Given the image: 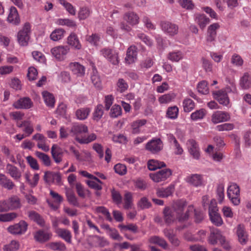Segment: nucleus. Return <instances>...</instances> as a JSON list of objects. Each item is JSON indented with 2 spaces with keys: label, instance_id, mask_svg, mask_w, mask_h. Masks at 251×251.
Wrapping results in <instances>:
<instances>
[{
  "label": "nucleus",
  "instance_id": "f257e3e1",
  "mask_svg": "<svg viewBox=\"0 0 251 251\" xmlns=\"http://www.w3.org/2000/svg\"><path fill=\"white\" fill-rule=\"evenodd\" d=\"M186 203L184 201H178L173 206V211L176 215V219L179 221H184L189 217L188 210L184 211Z\"/></svg>",
  "mask_w": 251,
  "mask_h": 251
},
{
  "label": "nucleus",
  "instance_id": "f03ea898",
  "mask_svg": "<svg viewBox=\"0 0 251 251\" xmlns=\"http://www.w3.org/2000/svg\"><path fill=\"white\" fill-rule=\"evenodd\" d=\"M227 195L233 205H238L240 203V188L237 184L233 183L228 186Z\"/></svg>",
  "mask_w": 251,
  "mask_h": 251
},
{
  "label": "nucleus",
  "instance_id": "7ed1b4c3",
  "mask_svg": "<svg viewBox=\"0 0 251 251\" xmlns=\"http://www.w3.org/2000/svg\"><path fill=\"white\" fill-rule=\"evenodd\" d=\"M30 26L29 24L25 23L22 29L20 30L17 35V40L22 46L27 45L29 39Z\"/></svg>",
  "mask_w": 251,
  "mask_h": 251
},
{
  "label": "nucleus",
  "instance_id": "20e7f679",
  "mask_svg": "<svg viewBox=\"0 0 251 251\" xmlns=\"http://www.w3.org/2000/svg\"><path fill=\"white\" fill-rule=\"evenodd\" d=\"M160 26L163 32L170 36H174L178 33V26L168 21L161 22Z\"/></svg>",
  "mask_w": 251,
  "mask_h": 251
},
{
  "label": "nucleus",
  "instance_id": "39448f33",
  "mask_svg": "<svg viewBox=\"0 0 251 251\" xmlns=\"http://www.w3.org/2000/svg\"><path fill=\"white\" fill-rule=\"evenodd\" d=\"M163 148V144L160 138H154L146 145V149L152 153H157Z\"/></svg>",
  "mask_w": 251,
  "mask_h": 251
},
{
  "label": "nucleus",
  "instance_id": "423d86ee",
  "mask_svg": "<svg viewBox=\"0 0 251 251\" xmlns=\"http://www.w3.org/2000/svg\"><path fill=\"white\" fill-rule=\"evenodd\" d=\"M101 55L106 58L110 63L114 65H118L119 59L118 53L111 49L105 48L100 51Z\"/></svg>",
  "mask_w": 251,
  "mask_h": 251
},
{
  "label": "nucleus",
  "instance_id": "0eeeda50",
  "mask_svg": "<svg viewBox=\"0 0 251 251\" xmlns=\"http://www.w3.org/2000/svg\"><path fill=\"white\" fill-rule=\"evenodd\" d=\"M70 51V48L68 46H59L51 50L52 55L59 61L63 60L65 56Z\"/></svg>",
  "mask_w": 251,
  "mask_h": 251
},
{
  "label": "nucleus",
  "instance_id": "6e6552de",
  "mask_svg": "<svg viewBox=\"0 0 251 251\" xmlns=\"http://www.w3.org/2000/svg\"><path fill=\"white\" fill-rule=\"evenodd\" d=\"M172 174L171 170L165 169L155 173L151 174L150 177L154 182H160L166 180L172 175Z\"/></svg>",
  "mask_w": 251,
  "mask_h": 251
},
{
  "label": "nucleus",
  "instance_id": "1a4fd4ad",
  "mask_svg": "<svg viewBox=\"0 0 251 251\" xmlns=\"http://www.w3.org/2000/svg\"><path fill=\"white\" fill-rule=\"evenodd\" d=\"M187 147L188 152L195 159L198 160L200 157V149L198 143L194 139H191L187 141Z\"/></svg>",
  "mask_w": 251,
  "mask_h": 251
},
{
  "label": "nucleus",
  "instance_id": "9d476101",
  "mask_svg": "<svg viewBox=\"0 0 251 251\" xmlns=\"http://www.w3.org/2000/svg\"><path fill=\"white\" fill-rule=\"evenodd\" d=\"M27 228V224L24 221H21L19 223L9 226L8 232L14 235H20L25 233Z\"/></svg>",
  "mask_w": 251,
  "mask_h": 251
},
{
  "label": "nucleus",
  "instance_id": "9b49d317",
  "mask_svg": "<svg viewBox=\"0 0 251 251\" xmlns=\"http://www.w3.org/2000/svg\"><path fill=\"white\" fill-rule=\"evenodd\" d=\"M235 229L238 242L242 245H246L248 241L249 238L245 226L243 224H239L237 226Z\"/></svg>",
  "mask_w": 251,
  "mask_h": 251
},
{
  "label": "nucleus",
  "instance_id": "f8f14e48",
  "mask_svg": "<svg viewBox=\"0 0 251 251\" xmlns=\"http://www.w3.org/2000/svg\"><path fill=\"white\" fill-rule=\"evenodd\" d=\"M32 139L37 142V147L44 151H48L49 146L46 144L47 138L42 134L37 133L32 137Z\"/></svg>",
  "mask_w": 251,
  "mask_h": 251
},
{
  "label": "nucleus",
  "instance_id": "ddd939ff",
  "mask_svg": "<svg viewBox=\"0 0 251 251\" xmlns=\"http://www.w3.org/2000/svg\"><path fill=\"white\" fill-rule=\"evenodd\" d=\"M230 118V114L225 111H217L212 115L211 120L214 124L226 122Z\"/></svg>",
  "mask_w": 251,
  "mask_h": 251
},
{
  "label": "nucleus",
  "instance_id": "4468645a",
  "mask_svg": "<svg viewBox=\"0 0 251 251\" xmlns=\"http://www.w3.org/2000/svg\"><path fill=\"white\" fill-rule=\"evenodd\" d=\"M185 180L187 183L196 187L202 186L203 183L202 176L197 174H192L187 176Z\"/></svg>",
  "mask_w": 251,
  "mask_h": 251
},
{
  "label": "nucleus",
  "instance_id": "2eb2a0df",
  "mask_svg": "<svg viewBox=\"0 0 251 251\" xmlns=\"http://www.w3.org/2000/svg\"><path fill=\"white\" fill-rule=\"evenodd\" d=\"M33 105L31 99L28 97H24L19 99L13 104V106L17 109H29Z\"/></svg>",
  "mask_w": 251,
  "mask_h": 251
},
{
  "label": "nucleus",
  "instance_id": "dca6fc26",
  "mask_svg": "<svg viewBox=\"0 0 251 251\" xmlns=\"http://www.w3.org/2000/svg\"><path fill=\"white\" fill-rule=\"evenodd\" d=\"M7 21L15 25H19L21 22L20 18L17 9L14 6H11L9 8V13L7 18Z\"/></svg>",
  "mask_w": 251,
  "mask_h": 251
},
{
  "label": "nucleus",
  "instance_id": "f3484780",
  "mask_svg": "<svg viewBox=\"0 0 251 251\" xmlns=\"http://www.w3.org/2000/svg\"><path fill=\"white\" fill-rule=\"evenodd\" d=\"M220 27V25L218 23H213L208 27L206 37L207 42H212L215 41L217 35V30Z\"/></svg>",
  "mask_w": 251,
  "mask_h": 251
},
{
  "label": "nucleus",
  "instance_id": "a211bd4d",
  "mask_svg": "<svg viewBox=\"0 0 251 251\" xmlns=\"http://www.w3.org/2000/svg\"><path fill=\"white\" fill-rule=\"evenodd\" d=\"M8 211L19 208L21 206L20 199L16 196H13L5 200Z\"/></svg>",
  "mask_w": 251,
  "mask_h": 251
},
{
  "label": "nucleus",
  "instance_id": "6ab92c4d",
  "mask_svg": "<svg viewBox=\"0 0 251 251\" xmlns=\"http://www.w3.org/2000/svg\"><path fill=\"white\" fill-rule=\"evenodd\" d=\"M5 169L7 173L15 180H18L22 176V173L19 169L10 163L6 165Z\"/></svg>",
  "mask_w": 251,
  "mask_h": 251
},
{
  "label": "nucleus",
  "instance_id": "aec40b11",
  "mask_svg": "<svg viewBox=\"0 0 251 251\" xmlns=\"http://www.w3.org/2000/svg\"><path fill=\"white\" fill-rule=\"evenodd\" d=\"M55 232L59 237L63 239L67 243L69 244L72 243V235L69 230L66 228H57L55 229Z\"/></svg>",
  "mask_w": 251,
  "mask_h": 251
},
{
  "label": "nucleus",
  "instance_id": "412c9836",
  "mask_svg": "<svg viewBox=\"0 0 251 251\" xmlns=\"http://www.w3.org/2000/svg\"><path fill=\"white\" fill-rule=\"evenodd\" d=\"M169 142L174 147V153L176 155H181L183 153V150L176 138L172 134L167 135Z\"/></svg>",
  "mask_w": 251,
  "mask_h": 251
},
{
  "label": "nucleus",
  "instance_id": "4be33fe9",
  "mask_svg": "<svg viewBox=\"0 0 251 251\" xmlns=\"http://www.w3.org/2000/svg\"><path fill=\"white\" fill-rule=\"evenodd\" d=\"M0 186L7 190H11L15 186V185L12 180L6 175L0 173Z\"/></svg>",
  "mask_w": 251,
  "mask_h": 251
},
{
  "label": "nucleus",
  "instance_id": "5701e85b",
  "mask_svg": "<svg viewBox=\"0 0 251 251\" xmlns=\"http://www.w3.org/2000/svg\"><path fill=\"white\" fill-rule=\"evenodd\" d=\"M137 48L135 46H131L126 51L125 58L126 63L129 64L134 63L137 59Z\"/></svg>",
  "mask_w": 251,
  "mask_h": 251
},
{
  "label": "nucleus",
  "instance_id": "b1692460",
  "mask_svg": "<svg viewBox=\"0 0 251 251\" xmlns=\"http://www.w3.org/2000/svg\"><path fill=\"white\" fill-rule=\"evenodd\" d=\"M70 69L77 76H82L85 74V67L78 62H72L69 64Z\"/></svg>",
  "mask_w": 251,
  "mask_h": 251
},
{
  "label": "nucleus",
  "instance_id": "393cba45",
  "mask_svg": "<svg viewBox=\"0 0 251 251\" xmlns=\"http://www.w3.org/2000/svg\"><path fill=\"white\" fill-rule=\"evenodd\" d=\"M67 43L77 50H79L82 48L81 44L77 35L74 32L71 33L68 37Z\"/></svg>",
  "mask_w": 251,
  "mask_h": 251
},
{
  "label": "nucleus",
  "instance_id": "a878e982",
  "mask_svg": "<svg viewBox=\"0 0 251 251\" xmlns=\"http://www.w3.org/2000/svg\"><path fill=\"white\" fill-rule=\"evenodd\" d=\"M214 98L220 104L227 106L229 103V99L227 93L223 90H220L214 93Z\"/></svg>",
  "mask_w": 251,
  "mask_h": 251
},
{
  "label": "nucleus",
  "instance_id": "bb28decb",
  "mask_svg": "<svg viewBox=\"0 0 251 251\" xmlns=\"http://www.w3.org/2000/svg\"><path fill=\"white\" fill-rule=\"evenodd\" d=\"M52 234L50 232L39 230L34 234V238L37 241L43 243L49 240Z\"/></svg>",
  "mask_w": 251,
  "mask_h": 251
},
{
  "label": "nucleus",
  "instance_id": "cd10ccee",
  "mask_svg": "<svg viewBox=\"0 0 251 251\" xmlns=\"http://www.w3.org/2000/svg\"><path fill=\"white\" fill-rule=\"evenodd\" d=\"M175 190V186L171 184L166 188H158L156 190V195L160 198H167L172 195Z\"/></svg>",
  "mask_w": 251,
  "mask_h": 251
},
{
  "label": "nucleus",
  "instance_id": "c85d7f7f",
  "mask_svg": "<svg viewBox=\"0 0 251 251\" xmlns=\"http://www.w3.org/2000/svg\"><path fill=\"white\" fill-rule=\"evenodd\" d=\"M223 236V235L219 229L217 228L213 229L210 231V234L208 239V242L210 244L214 245L217 243L218 240L220 242Z\"/></svg>",
  "mask_w": 251,
  "mask_h": 251
},
{
  "label": "nucleus",
  "instance_id": "c756f323",
  "mask_svg": "<svg viewBox=\"0 0 251 251\" xmlns=\"http://www.w3.org/2000/svg\"><path fill=\"white\" fill-rule=\"evenodd\" d=\"M88 131V127L82 124L76 123L73 125L71 129V133L76 137L78 135L87 133Z\"/></svg>",
  "mask_w": 251,
  "mask_h": 251
},
{
  "label": "nucleus",
  "instance_id": "7c9ffc66",
  "mask_svg": "<svg viewBox=\"0 0 251 251\" xmlns=\"http://www.w3.org/2000/svg\"><path fill=\"white\" fill-rule=\"evenodd\" d=\"M164 219L165 223L168 224L173 223L176 219V215L173 210L168 207H166L163 210Z\"/></svg>",
  "mask_w": 251,
  "mask_h": 251
},
{
  "label": "nucleus",
  "instance_id": "2f4dec72",
  "mask_svg": "<svg viewBox=\"0 0 251 251\" xmlns=\"http://www.w3.org/2000/svg\"><path fill=\"white\" fill-rule=\"evenodd\" d=\"M124 19L131 25H135L138 24L139 22L138 16L133 12H126L124 15Z\"/></svg>",
  "mask_w": 251,
  "mask_h": 251
},
{
  "label": "nucleus",
  "instance_id": "473e14b6",
  "mask_svg": "<svg viewBox=\"0 0 251 251\" xmlns=\"http://www.w3.org/2000/svg\"><path fill=\"white\" fill-rule=\"evenodd\" d=\"M195 21L201 29H203L209 23L210 19L204 14H197L195 15Z\"/></svg>",
  "mask_w": 251,
  "mask_h": 251
},
{
  "label": "nucleus",
  "instance_id": "72a5a7b5",
  "mask_svg": "<svg viewBox=\"0 0 251 251\" xmlns=\"http://www.w3.org/2000/svg\"><path fill=\"white\" fill-rule=\"evenodd\" d=\"M42 96L47 106L50 108L54 107L55 100L52 94L45 91L42 92Z\"/></svg>",
  "mask_w": 251,
  "mask_h": 251
},
{
  "label": "nucleus",
  "instance_id": "f704fd0d",
  "mask_svg": "<svg viewBox=\"0 0 251 251\" xmlns=\"http://www.w3.org/2000/svg\"><path fill=\"white\" fill-rule=\"evenodd\" d=\"M148 241L151 244L158 245L164 249L168 247V244L165 240L158 236H151L149 238Z\"/></svg>",
  "mask_w": 251,
  "mask_h": 251
},
{
  "label": "nucleus",
  "instance_id": "c9c22d12",
  "mask_svg": "<svg viewBox=\"0 0 251 251\" xmlns=\"http://www.w3.org/2000/svg\"><path fill=\"white\" fill-rule=\"evenodd\" d=\"M240 86L243 89H248L251 86V76L248 73L244 74L240 80Z\"/></svg>",
  "mask_w": 251,
  "mask_h": 251
},
{
  "label": "nucleus",
  "instance_id": "e433bc0d",
  "mask_svg": "<svg viewBox=\"0 0 251 251\" xmlns=\"http://www.w3.org/2000/svg\"><path fill=\"white\" fill-rule=\"evenodd\" d=\"M66 195L67 200L70 204L76 207L80 206L77 198L71 190L67 189L66 191Z\"/></svg>",
  "mask_w": 251,
  "mask_h": 251
},
{
  "label": "nucleus",
  "instance_id": "4c0bfd02",
  "mask_svg": "<svg viewBox=\"0 0 251 251\" xmlns=\"http://www.w3.org/2000/svg\"><path fill=\"white\" fill-rule=\"evenodd\" d=\"M147 121L145 119L137 120L133 122L131 124L132 133L133 134H138L140 132V127L145 125Z\"/></svg>",
  "mask_w": 251,
  "mask_h": 251
},
{
  "label": "nucleus",
  "instance_id": "58836bf2",
  "mask_svg": "<svg viewBox=\"0 0 251 251\" xmlns=\"http://www.w3.org/2000/svg\"><path fill=\"white\" fill-rule=\"evenodd\" d=\"M28 216L29 219L41 226H43L45 224V221L42 217L36 212L34 211H30L28 212Z\"/></svg>",
  "mask_w": 251,
  "mask_h": 251
},
{
  "label": "nucleus",
  "instance_id": "ea45409f",
  "mask_svg": "<svg viewBox=\"0 0 251 251\" xmlns=\"http://www.w3.org/2000/svg\"><path fill=\"white\" fill-rule=\"evenodd\" d=\"M166 166L164 162L160 161L157 160H150L148 162V167L150 170L154 171L157 169Z\"/></svg>",
  "mask_w": 251,
  "mask_h": 251
},
{
  "label": "nucleus",
  "instance_id": "a19ab883",
  "mask_svg": "<svg viewBox=\"0 0 251 251\" xmlns=\"http://www.w3.org/2000/svg\"><path fill=\"white\" fill-rule=\"evenodd\" d=\"M65 32L62 28H56L51 33L50 38L53 41H58L64 37Z\"/></svg>",
  "mask_w": 251,
  "mask_h": 251
},
{
  "label": "nucleus",
  "instance_id": "79ce46f5",
  "mask_svg": "<svg viewBox=\"0 0 251 251\" xmlns=\"http://www.w3.org/2000/svg\"><path fill=\"white\" fill-rule=\"evenodd\" d=\"M182 106L185 112H190L194 109L195 103L191 99L185 98L183 100Z\"/></svg>",
  "mask_w": 251,
  "mask_h": 251
},
{
  "label": "nucleus",
  "instance_id": "37998d69",
  "mask_svg": "<svg viewBox=\"0 0 251 251\" xmlns=\"http://www.w3.org/2000/svg\"><path fill=\"white\" fill-rule=\"evenodd\" d=\"M35 155L42 161L45 166H50L51 160L48 155L38 151L35 152Z\"/></svg>",
  "mask_w": 251,
  "mask_h": 251
},
{
  "label": "nucleus",
  "instance_id": "c03bdc74",
  "mask_svg": "<svg viewBox=\"0 0 251 251\" xmlns=\"http://www.w3.org/2000/svg\"><path fill=\"white\" fill-rule=\"evenodd\" d=\"M91 81L95 86L98 89H100L102 88L101 81L98 72L96 70H93L91 75Z\"/></svg>",
  "mask_w": 251,
  "mask_h": 251
},
{
  "label": "nucleus",
  "instance_id": "a18cd8bd",
  "mask_svg": "<svg viewBox=\"0 0 251 251\" xmlns=\"http://www.w3.org/2000/svg\"><path fill=\"white\" fill-rule=\"evenodd\" d=\"M128 88V83L125 79L122 78H120L118 79L116 83V89L117 91L121 93H123L126 91Z\"/></svg>",
  "mask_w": 251,
  "mask_h": 251
},
{
  "label": "nucleus",
  "instance_id": "49530a36",
  "mask_svg": "<svg viewBox=\"0 0 251 251\" xmlns=\"http://www.w3.org/2000/svg\"><path fill=\"white\" fill-rule=\"evenodd\" d=\"M58 1L70 14L73 16L75 15L76 9L71 3L67 2L66 0H59Z\"/></svg>",
  "mask_w": 251,
  "mask_h": 251
},
{
  "label": "nucleus",
  "instance_id": "de8ad7c7",
  "mask_svg": "<svg viewBox=\"0 0 251 251\" xmlns=\"http://www.w3.org/2000/svg\"><path fill=\"white\" fill-rule=\"evenodd\" d=\"M205 115V110L201 108L191 113L190 118L192 121H197L202 119Z\"/></svg>",
  "mask_w": 251,
  "mask_h": 251
},
{
  "label": "nucleus",
  "instance_id": "09e8293b",
  "mask_svg": "<svg viewBox=\"0 0 251 251\" xmlns=\"http://www.w3.org/2000/svg\"><path fill=\"white\" fill-rule=\"evenodd\" d=\"M178 114V108L176 106L169 107L166 112V116L170 119H176Z\"/></svg>",
  "mask_w": 251,
  "mask_h": 251
},
{
  "label": "nucleus",
  "instance_id": "8fccbe9b",
  "mask_svg": "<svg viewBox=\"0 0 251 251\" xmlns=\"http://www.w3.org/2000/svg\"><path fill=\"white\" fill-rule=\"evenodd\" d=\"M122 110L121 107L118 104L113 105L109 113V116L112 118H116L122 115Z\"/></svg>",
  "mask_w": 251,
  "mask_h": 251
},
{
  "label": "nucleus",
  "instance_id": "3c124183",
  "mask_svg": "<svg viewBox=\"0 0 251 251\" xmlns=\"http://www.w3.org/2000/svg\"><path fill=\"white\" fill-rule=\"evenodd\" d=\"M56 24L60 25H66L69 27H75L76 26L75 21L69 19H58Z\"/></svg>",
  "mask_w": 251,
  "mask_h": 251
},
{
  "label": "nucleus",
  "instance_id": "603ef678",
  "mask_svg": "<svg viewBox=\"0 0 251 251\" xmlns=\"http://www.w3.org/2000/svg\"><path fill=\"white\" fill-rule=\"evenodd\" d=\"M118 227L122 232L126 230H129L134 233H136L138 232L137 226L132 224H128L127 225H119Z\"/></svg>",
  "mask_w": 251,
  "mask_h": 251
},
{
  "label": "nucleus",
  "instance_id": "864d4df0",
  "mask_svg": "<svg viewBox=\"0 0 251 251\" xmlns=\"http://www.w3.org/2000/svg\"><path fill=\"white\" fill-rule=\"evenodd\" d=\"M103 115V106L102 104H98L93 113V119L97 121L100 119Z\"/></svg>",
  "mask_w": 251,
  "mask_h": 251
},
{
  "label": "nucleus",
  "instance_id": "5fc2aeb1",
  "mask_svg": "<svg viewBox=\"0 0 251 251\" xmlns=\"http://www.w3.org/2000/svg\"><path fill=\"white\" fill-rule=\"evenodd\" d=\"M20 247L19 243L16 240H12L11 242L4 246L3 251H15L19 249Z\"/></svg>",
  "mask_w": 251,
  "mask_h": 251
},
{
  "label": "nucleus",
  "instance_id": "6e6d98bb",
  "mask_svg": "<svg viewBox=\"0 0 251 251\" xmlns=\"http://www.w3.org/2000/svg\"><path fill=\"white\" fill-rule=\"evenodd\" d=\"M91 13L90 9L86 7L80 9L78 13V17L80 20H83L89 17Z\"/></svg>",
  "mask_w": 251,
  "mask_h": 251
},
{
  "label": "nucleus",
  "instance_id": "4d7b16f0",
  "mask_svg": "<svg viewBox=\"0 0 251 251\" xmlns=\"http://www.w3.org/2000/svg\"><path fill=\"white\" fill-rule=\"evenodd\" d=\"M17 216L15 212L7 213L0 214V221L3 222H10L14 220Z\"/></svg>",
  "mask_w": 251,
  "mask_h": 251
},
{
  "label": "nucleus",
  "instance_id": "13d9d810",
  "mask_svg": "<svg viewBox=\"0 0 251 251\" xmlns=\"http://www.w3.org/2000/svg\"><path fill=\"white\" fill-rule=\"evenodd\" d=\"M168 58L172 62H178L183 58V54L180 51L171 52L169 53Z\"/></svg>",
  "mask_w": 251,
  "mask_h": 251
},
{
  "label": "nucleus",
  "instance_id": "bf43d9fd",
  "mask_svg": "<svg viewBox=\"0 0 251 251\" xmlns=\"http://www.w3.org/2000/svg\"><path fill=\"white\" fill-rule=\"evenodd\" d=\"M175 96L173 93H168L160 97L158 101L161 104H166L170 102L175 98Z\"/></svg>",
  "mask_w": 251,
  "mask_h": 251
},
{
  "label": "nucleus",
  "instance_id": "052dcab7",
  "mask_svg": "<svg viewBox=\"0 0 251 251\" xmlns=\"http://www.w3.org/2000/svg\"><path fill=\"white\" fill-rule=\"evenodd\" d=\"M89 112L88 108H81L76 111L75 115L78 119L82 120L87 118Z\"/></svg>",
  "mask_w": 251,
  "mask_h": 251
},
{
  "label": "nucleus",
  "instance_id": "680f3d73",
  "mask_svg": "<svg viewBox=\"0 0 251 251\" xmlns=\"http://www.w3.org/2000/svg\"><path fill=\"white\" fill-rule=\"evenodd\" d=\"M86 40L91 45L97 46L98 45L99 42H100V36L99 34L96 33L92 34L91 35L86 36Z\"/></svg>",
  "mask_w": 251,
  "mask_h": 251
},
{
  "label": "nucleus",
  "instance_id": "e2e57ef3",
  "mask_svg": "<svg viewBox=\"0 0 251 251\" xmlns=\"http://www.w3.org/2000/svg\"><path fill=\"white\" fill-rule=\"evenodd\" d=\"M97 139V136L94 133H92L86 138H80L78 137H75V140L80 144H88Z\"/></svg>",
  "mask_w": 251,
  "mask_h": 251
},
{
  "label": "nucleus",
  "instance_id": "0e129e2a",
  "mask_svg": "<svg viewBox=\"0 0 251 251\" xmlns=\"http://www.w3.org/2000/svg\"><path fill=\"white\" fill-rule=\"evenodd\" d=\"M112 141L116 143L126 144L128 140L127 137L122 134H114L112 137Z\"/></svg>",
  "mask_w": 251,
  "mask_h": 251
},
{
  "label": "nucleus",
  "instance_id": "69168bd1",
  "mask_svg": "<svg viewBox=\"0 0 251 251\" xmlns=\"http://www.w3.org/2000/svg\"><path fill=\"white\" fill-rule=\"evenodd\" d=\"M76 190L78 195L82 198H84L87 194H89V191L84 188L80 183H76L75 185Z\"/></svg>",
  "mask_w": 251,
  "mask_h": 251
},
{
  "label": "nucleus",
  "instance_id": "338daca9",
  "mask_svg": "<svg viewBox=\"0 0 251 251\" xmlns=\"http://www.w3.org/2000/svg\"><path fill=\"white\" fill-rule=\"evenodd\" d=\"M124 207L126 209L131 208L132 206V196L131 193H126L124 196Z\"/></svg>",
  "mask_w": 251,
  "mask_h": 251
},
{
  "label": "nucleus",
  "instance_id": "774afa93",
  "mask_svg": "<svg viewBox=\"0 0 251 251\" xmlns=\"http://www.w3.org/2000/svg\"><path fill=\"white\" fill-rule=\"evenodd\" d=\"M96 211L97 213H101L105 216L106 219L109 221L112 222L113 219L111 217L108 210L104 206H98L96 208Z\"/></svg>",
  "mask_w": 251,
  "mask_h": 251
}]
</instances>
